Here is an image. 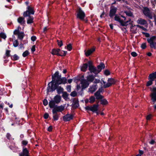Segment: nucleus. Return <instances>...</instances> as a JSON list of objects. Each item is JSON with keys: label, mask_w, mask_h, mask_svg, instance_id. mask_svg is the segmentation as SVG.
I'll use <instances>...</instances> for the list:
<instances>
[{"label": "nucleus", "mask_w": 156, "mask_h": 156, "mask_svg": "<svg viewBox=\"0 0 156 156\" xmlns=\"http://www.w3.org/2000/svg\"><path fill=\"white\" fill-rule=\"evenodd\" d=\"M57 42L58 45L59 46V47H61L63 45V42L62 41L57 40Z\"/></svg>", "instance_id": "obj_47"}, {"label": "nucleus", "mask_w": 156, "mask_h": 156, "mask_svg": "<svg viewBox=\"0 0 156 156\" xmlns=\"http://www.w3.org/2000/svg\"><path fill=\"white\" fill-rule=\"evenodd\" d=\"M29 53L27 50H26L23 52L22 54V55L23 57H25L27 56L29 54Z\"/></svg>", "instance_id": "obj_42"}, {"label": "nucleus", "mask_w": 156, "mask_h": 156, "mask_svg": "<svg viewBox=\"0 0 156 156\" xmlns=\"http://www.w3.org/2000/svg\"><path fill=\"white\" fill-rule=\"evenodd\" d=\"M81 83L82 84V89L80 92H82L83 89L86 88L88 86L89 83L86 80L83 79L81 80Z\"/></svg>", "instance_id": "obj_10"}, {"label": "nucleus", "mask_w": 156, "mask_h": 156, "mask_svg": "<svg viewBox=\"0 0 156 156\" xmlns=\"http://www.w3.org/2000/svg\"><path fill=\"white\" fill-rule=\"evenodd\" d=\"M48 104V101L47 100L44 99L43 101V104L44 106H46Z\"/></svg>", "instance_id": "obj_56"}, {"label": "nucleus", "mask_w": 156, "mask_h": 156, "mask_svg": "<svg viewBox=\"0 0 156 156\" xmlns=\"http://www.w3.org/2000/svg\"><path fill=\"white\" fill-rule=\"evenodd\" d=\"M34 17L31 16H29L27 20V24H31L33 23Z\"/></svg>", "instance_id": "obj_25"}, {"label": "nucleus", "mask_w": 156, "mask_h": 156, "mask_svg": "<svg viewBox=\"0 0 156 156\" xmlns=\"http://www.w3.org/2000/svg\"><path fill=\"white\" fill-rule=\"evenodd\" d=\"M66 89L67 91L69 92H71V85H67L66 87Z\"/></svg>", "instance_id": "obj_50"}, {"label": "nucleus", "mask_w": 156, "mask_h": 156, "mask_svg": "<svg viewBox=\"0 0 156 156\" xmlns=\"http://www.w3.org/2000/svg\"><path fill=\"white\" fill-rule=\"evenodd\" d=\"M60 51V49L59 48H53L52 50L51 53L53 55H57L58 56V55H59Z\"/></svg>", "instance_id": "obj_15"}, {"label": "nucleus", "mask_w": 156, "mask_h": 156, "mask_svg": "<svg viewBox=\"0 0 156 156\" xmlns=\"http://www.w3.org/2000/svg\"><path fill=\"white\" fill-rule=\"evenodd\" d=\"M11 58L13 61H16L19 59L20 57L16 54H15L14 55L11 56Z\"/></svg>", "instance_id": "obj_24"}, {"label": "nucleus", "mask_w": 156, "mask_h": 156, "mask_svg": "<svg viewBox=\"0 0 156 156\" xmlns=\"http://www.w3.org/2000/svg\"><path fill=\"white\" fill-rule=\"evenodd\" d=\"M114 20L115 21H116L119 22L120 24V25H121L122 21L123 20L121 19L120 17L119 16H118L117 14L115 15V16L114 17Z\"/></svg>", "instance_id": "obj_22"}, {"label": "nucleus", "mask_w": 156, "mask_h": 156, "mask_svg": "<svg viewBox=\"0 0 156 156\" xmlns=\"http://www.w3.org/2000/svg\"><path fill=\"white\" fill-rule=\"evenodd\" d=\"M117 9L116 8H114L110 9L109 12V16L111 18H112L114 16L116 15V13Z\"/></svg>", "instance_id": "obj_14"}, {"label": "nucleus", "mask_w": 156, "mask_h": 156, "mask_svg": "<svg viewBox=\"0 0 156 156\" xmlns=\"http://www.w3.org/2000/svg\"><path fill=\"white\" fill-rule=\"evenodd\" d=\"M17 21L21 25H23L25 23V21L24 20V18L23 17H19L17 19Z\"/></svg>", "instance_id": "obj_20"}, {"label": "nucleus", "mask_w": 156, "mask_h": 156, "mask_svg": "<svg viewBox=\"0 0 156 156\" xmlns=\"http://www.w3.org/2000/svg\"><path fill=\"white\" fill-rule=\"evenodd\" d=\"M131 55L133 57H136L137 55V54L134 51L132 52L131 53Z\"/></svg>", "instance_id": "obj_55"}, {"label": "nucleus", "mask_w": 156, "mask_h": 156, "mask_svg": "<svg viewBox=\"0 0 156 156\" xmlns=\"http://www.w3.org/2000/svg\"><path fill=\"white\" fill-rule=\"evenodd\" d=\"M152 117V115L151 114H149L147 116L146 119L147 120H150L151 119Z\"/></svg>", "instance_id": "obj_62"}, {"label": "nucleus", "mask_w": 156, "mask_h": 156, "mask_svg": "<svg viewBox=\"0 0 156 156\" xmlns=\"http://www.w3.org/2000/svg\"><path fill=\"white\" fill-rule=\"evenodd\" d=\"M104 74L106 76H107L110 74V73L108 70L106 69L104 71Z\"/></svg>", "instance_id": "obj_51"}, {"label": "nucleus", "mask_w": 156, "mask_h": 156, "mask_svg": "<svg viewBox=\"0 0 156 156\" xmlns=\"http://www.w3.org/2000/svg\"><path fill=\"white\" fill-rule=\"evenodd\" d=\"M96 48L95 46H93L90 49L88 50L87 51H84L85 54L86 56L87 57L90 56L91 54H92L95 50Z\"/></svg>", "instance_id": "obj_12"}, {"label": "nucleus", "mask_w": 156, "mask_h": 156, "mask_svg": "<svg viewBox=\"0 0 156 156\" xmlns=\"http://www.w3.org/2000/svg\"><path fill=\"white\" fill-rule=\"evenodd\" d=\"M64 110V107L63 106L61 105L60 106H57V105H56L52 109V114L57 113V112H61Z\"/></svg>", "instance_id": "obj_7"}, {"label": "nucleus", "mask_w": 156, "mask_h": 156, "mask_svg": "<svg viewBox=\"0 0 156 156\" xmlns=\"http://www.w3.org/2000/svg\"><path fill=\"white\" fill-rule=\"evenodd\" d=\"M72 108L76 109L79 106V101L78 99L74 98L73 99V103L72 105Z\"/></svg>", "instance_id": "obj_11"}, {"label": "nucleus", "mask_w": 156, "mask_h": 156, "mask_svg": "<svg viewBox=\"0 0 156 156\" xmlns=\"http://www.w3.org/2000/svg\"><path fill=\"white\" fill-rule=\"evenodd\" d=\"M88 67H89V63H85L83 64V65L81 68V70L83 72H85L86 71Z\"/></svg>", "instance_id": "obj_17"}, {"label": "nucleus", "mask_w": 156, "mask_h": 156, "mask_svg": "<svg viewBox=\"0 0 156 156\" xmlns=\"http://www.w3.org/2000/svg\"><path fill=\"white\" fill-rule=\"evenodd\" d=\"M61 97L60 96L57 95L55 96L54 98V100H53L56 104L59 103L61 101Z\"/></svg>", "instance_id": "obj_16"}, {"label": "nucleus", "mask_w": 156, "mask_h": 156, "mask_svg": "<svg viewBox=\"0 0 156 156\" xmlns=\"http://www.w3.org/2000/svg\"><path fill=\"white\" fill-rule=\"evenodd\" d=\"M74 115L73 114H67L63 117V119L65 122L69 121L73 119Z\"/></svg>", "instance_id": "obj_9"}, {"label": "nucleus", "mask_w": 156, "mask_h": 156, "mask_svg": "<svg viewBox=\"0 0 156 156\" xmlns=\"http://www.w3.org/2000/svg\"><path fill=\"white\" fill-rule=\"evenodd\" d=\"M27 10L28 11V12L30 14L33 15L34 14L35 11H34L32 7L28 6L27 7Z\"/></svg>", "instance_id": "obj_23"}, {"label": "nucleus", "mask_w": 156, "mask_h": 156, "mask_svg": "<svg viewBox=\"0 0 156 156\" xmlns=\"http://www.w3.org/2000/svg\"><path fill=\"white\" fill-rule=\"evenodd\" d=\"M67 49L69 51H70L72 49V46L71 44H69L67 46Z\"/></svg>", "instance_id": "obj_48"}, {"label": "nucleus", "mask_w": 156, "mask_h": 156, "mask_svg": "<svg viewBox=\"0 0 156 156\" xmlns=\"http://www.w3.org/2000/svg\"><path fill=\"white\" fill-rule=\"evenodd\" d=\"M146 43L142 44L141 46V48L143 49H145L146 48Z\"/></svg>", "instance_id": "obj_53"}, {"label": "nucleus", "mask_w": 156, "mask_h": 156, "mask_svg": "<svg viewBox=\"0 0 156 156\" xmlns=\"http://www.w3.org/2000/svg\"><path fill=\"white\" fill-rule=\"evenodd\" d=\"M111 83H110L109 82L108 83H106L105 84H104L103 87L104 88H106L108 87L111 86Z\"/></svg>", "instance_id": "obj_45"}, {"label": "nucleus", "mask_w": 156, "mask_h": 156, "mask_svg": "<svg viewBox=\"0 0 156 156\" xmlns=\"http://www.w3.org/2000/svg\"><path fill=\"white\" fill-rule=\"evenodd\" d=\"M156 40V36H154L151 37L150 38H148L147 40V42L149 44L150 48L156 49V41H154Z\"/></svg>", "instance_id": "obj_3"}, {"label": "nucleus", "mask_w": 156, "mask_h": 156, "mask_svg": "<svg viewBox=\"0 0 156 156\" xmlns=\"http://www.w3.org/2000/svg\"><path fill=\"white\" fill-rule=\"evenodd\" d=\"M154 140L155 139H151V140L149 142V144L151 145L154 144L155 143Z\"/></svg>", "instance_id": "obj_61"}, {"label": "nucleus", "mask_w": 156, "mask_h": 156, "mask_svg": "<svg viewBox=\"0 0 156 156\" xmlns=\"http://www.w3.org/2000/svg\"><path fill=\"white\" fill-rule=\"evenodd\" d=\"M97 84H96L93 86V87H91L90 91L92 92L95 91L97 89Z\"/></svg>", "instance_id": "obj_38"}, {"label": "nucleus", "mask_w": 156, "mask_h": 156, "mask_svg": "<svg viewBox=\"0 0 156 156\" xmlns=\"http://www.w3.org/2000/svg\"><path fill=\"white\" fill-rule=\"evenodd\" d=\"M28 144V141L26 140H23L21 142L22 145L25 146H26Z\"/></svg>", "instance_id": "obj_41"}, {"label": "nucleus", "mask_w": 156, "mask_h": 156, "mask_svg": "<svg viewBox=\"0 0 156 156\" xmlns=\"http://www.w3.org/2000/svg\"><path fill=\"white\" fill-rule=\"evenodd\" d=\"M6 136L7 139L9 140H10L12 139V136L9 133H7Z\"/></svg>", "instance_id": "obj_49"}, {"label": "nucleus", "mask_w": 156, "mask_h": 156, "mask_svg": "<svg viewBox=\"0 0 156 156\" xmlns=\"http://www.w3.org/2000/svg\"><path fill=\"white\" fill-rule=\"evenodd\" d=\"M0 37L5 39L6 38V36L5 34L1 32L0 33Z\"/></svg>", "instance_id": "obj_44"}, {"label": "nucleus", "mask_w": 156, "mask_h": 156, "mask_svg": "<svg viewBox=\"0 0 156 156\" xmlns=\"http://www.w3.org/2000/svg\"><path fill=\"white\" fill-rule=\"evenodd\" d=\"M53 115V120L54 121H56L58 120L59 118V116L58 115L57 113H54Z\"/></svg>", "instance_id": "obj_36"}, {"label": "nucleus", "mask_w": 156, "mask_h": 156, "mask_svg": "<svg viewBox=\"0 0 156 156\" xmlns=\"http://www.w3.org/2000/svg\"><path fill=\"white\" fill-rule=\"evenodd\" d=\"M19 27H19L17 29H16L14 31L13 34L14 35H18L20 33L19 29Z\"/></svg>", "instance_id": "obj_43"}, {"label": "nucleus", "mask_w": 156, "mask_h": 156, "mask_svg": "<svg viewBox=\"0 0 156 156\" xmlns=\"http://www.w3.org/2000/svg\"><path fill=\"white\" fill-rule=\"evenodd\" d=\"M31 50L32 52H34L35 51V45H33L32 47L31 48Z\"/></svg>", "instance_id": "obj_64"}, {"label": "nucleus", "mask_w": 156, "mask_h": 156, "mask_svg": "<svg viewBox=\"0 0 156 156\" xmlns=\"http://www.w3.org/2000/svg\"><path fill=\"white\" fill-rule=\"evenodd\" d=\"M83 76H77L75 77L74 78V80L77 81H80L81 82V80L83 79Z\"/></svg>", "instance_id": "obj_33"}, {"label": "nucleus", "mask_w": 156, "mask_h": 156, "mask_svg": "<svg viewBox=\"0 0 156 156\" xmlns=\"http://www.w3.org/2000/svg\"><path fill=\"white\" fill-rule=\"evenodd\" d=\"M148 81L146 84V86L147 87L151 85L153 83V82L156 79V71L149 74Z\"/></svg>", "instance_id": "obj_2"}, {"label": "nucleus", "mask_w": 156, "mask_h": 156, "mask_svg": "<svg viewBox=\"0 0 156 156\" xmlns=\"http://www.w3.org/2000/svg\"><path fill=\"white\" fill-rule=\"evenodd\" d=\"M124 13L126 14V15L130 17H132L133 16V14L132 12L129 10L125 11Z\"/></svg>", "instance_id": "obj_29"}, {"label": "nucleus", "mask_w": 156, "mask_h": 156, "mask_svg": "<svg viewBox=\"0 0 156 156\" xmlns=\"http://www.w3.org/2000/svg\"><path fill=\"white\" fill-rule=\"evenodd\" d=\"M131 20L130 18H129L128 20L126 21H124L123 20L121 25L122 26H126L128 25V23Z\"/></svg>", "instance_id": "obj_26"}, {"label": "nucleus", "mask_w": 156, "mask_h": 156, "mask_svg": "<svg viewBox=\"0 0 156 156\" xmlns=\"http://www.w3.org/2000/svg\"><path fill=\"white\" fill-rule=\"evenodd\" d=\"M52 81L49 82L47 88V93L49 94V92H52L56 90L57 93L60 94L64 92L63 88L59 85L65 84L67 83V79L66 77H61V75L59 74V72L57 71L51 75Z\"/></svg>", "instance_id": "obj_1"}, {"label": "nucleus", "mask_w": 156, "mask_h": 156, "mask_svg": "<svg viewBox=\"0 0 156 156\" xmlns=\"http://www.w3.org/2000/svg\"><path fill=\"white\" fill-rule=\"evenodd\" d=\"M142 33L144 35L145 37H150V34L148 33H145L144 32H142Z\"/></svg>", "instance_id": "obj_58"}, {"label": "nucleus", "mask_w": 156, "mask_h": 156, "mask_svg": "<svg viewBox=\"0 0 156 156\" xmlns=\"http://www.w3.org/2000/svg\"><path fill=\"white\" fill-rule=\"evenodd\" d=\"M70 95L72 97H75L77 95V93L75 90H74L71 93Z\"/></svg>", "instance_id": "obj_40"}, {"label": "nucleus", "mask_w": 156, "mask_h": 156, "mask_svg": "<svg viewBox=\"0 0 156 156\" xmlns=\"http://www.w3.org/2000/svg\"><path fill=\"white\" fill-rule=\"evenodd\" d=\"M146 16H147L151 19H152L153 18L152 16L150 13L146 15Z\"/></svg>", "instance_id": "obj_63"}, {"label": "nucleus", "mask_w": 156, "mask_h": 156, "mask_svg": "<svg viewBox=\"0 0 156 156\" xmlns=\"http://www.w3.org/2000/svg\"><path fill=\"white\" fill-rule=\"evenodd\" d=\"M105 67V64L103 62H101L97 66V73L98 74L102 69H104Z\"/></svg>", "instance_id": "obj_13"}, {"label": "nucleus", "mask_w": 156, "mask_h": 156, "mask_svg": "<svg viewBox=\"0 0 156 156\" xmlns=\"http://www.w3.org/2000/svg\"><path fill=\"white\" fill-rule=\"evenodd\" d=\"M19 45V42L17 40H15L13 42V45L15 47H17Z\"/></svg>", "instance_id": "obj_46"}, {"label": "nucleus", "mask_w": 156, "mask_h": 156, "mask_svg": "<svg viewBox=\"0 0 156 156\" xmlns=\"http://www.w3.org/2000/svg\"><path fill=\"white\" fill-rule=\"evenodd\" d=\"M96 76V75L94 76L91 75H90L87 77V80L88 82H93L94 79L95 77Z\"/></svg>", "instance_id": "obj_19"}, {"label": "nucleus", "mask_w": 156, "mask_h": 156, "mask_svg": "<svg viewBox=\"0 0 156 156\" xmlns=\"http://www.w3.org/2000/svg\"><path fill=\"white\" fill-rule=\"evenodd\" d=\"M11 52V51L10 50H7L6 51L5 55H6V56L7 57H11V55H10V52Z\"/></svg>", "instance_id": "obj_39"}, {"label": "nucleus", "mask_w": 156, "mask_h": 156, "mask_svg": "<svg viewBox=\"0 0 156 156\" xmlns=\"http://www.w3.org/2000/svg\"><path fill=\"white\" fill-rule=\"evenodd\" d=\"M62 97L65 100H66L68 98L69 94L66 92H63Z\"/></svg>", "instance_id": "obj_34"}, {"label": "nucleus", "mask_w": 156, "mask_h": 156, "mask_svg": "<svg viewBox=\"0 0 156 156\" xmlns=\"http://www.w3.org/2000/svg\"><path fill=\"white\" fill-rule=\"evenodd\" d=\"M101 104L103 105H107L108 102V101L105 99H103L100 100Z\"/></svg>", "instance_id": "obj_30"}, {"label": "nucleus", "mask_w": 156, "mask_h": 156, "mask_svg": "<svg viewBox=\"0 0 156 156\" xmlns=\"http://www.w3.org/2000/svg\"><path fill=\"white\" fill-rule=\"evenodd\" d=\"M150 10L149 8L147 7H144V8L143 13L146 15L147 14L149 13Z\"/></svg>", "instance_id": "obj_28"}, {"label": "nucleus", "mask_w": 156, "mask_h": 156, "mask_svg": "<svg viewBox=\"0 0 156 156\" xmlns=\"http://www.w3.org/2000/svg\"><path fill=\"white\" fill-rule=\"evenodd\" d=\"M99 105L98 104H94L93 106H87L85 107V109L87 111H90L93 112L98 111Z\"/></svg>", "instance_id": "obj_5"}, {"label": "nucleus", "mask_w": 156, "mask_h": 156, "mask_svg": "<svg viewBox=\"0 0 156 156\" xmlns=\"http://www.w3.org/2000/svg\"><path fill=\"white\" fill-rule=\"evenodd\" d=\"M67 53V51H64L63 50L60 51L59 52V55H58V56H65L66 55Z\"/></svg>", "instance_id": "obj_31"}, {"label": "nucleus", "mask_w": 156, "mask_h": 156, "mask_svg": "<svg viewBox=\"0 0 156 156\" xmlns=\"http://www.w3.org/2000/svg\"><path fill=\"white\" fill-rule=\"evenodd\" d=\"M103 98V96L100 94L96 97V99L98 100H102Z\"/></svg>", "instance_id": "obj_52"}, {"label": "nucleus", "mask_w": 156, "mask_h": 156, "mask_svg": "<svg viewBox=\"0 0 156 156\" xmlns=\"http://www.w3.org/2000/svg\"><path fill=\"white\" fill-rule=\"evenodd\" d=\"M108 81L110 83H111V85L112 84H114L115 83V80L113 78H108Z\"/></svg>", "instance_id": "obj_32"}, {"label": "nucleus", "mask_w": 156, "mask_h": 156, "mask_svg": "<svg viewBox=\"0 0 156 156\" xmlns=\"http://www.w3.org/2000/svg\"><path fill=\"white\" fill-rule=\"evenodd\" d=\"M89 102L91 104L93 103L95 101V98L93 96H91L90 97Z\"/></svg>", "instance_id": "obj_35"}, {"label": "nucleus", "mask_w": 156, "mask_h": 156, "mask_svg": "<svg viewBox=\"0 0 156 156\" xmlns=\"http://www.w3.org/2000/svg\"><path fill=\"white\" fill-rule=\"evenodd\" d=\"M23 16L24 17H29L30 16V14L28 12V11L27 10L23 12Z\"/></svg>", "instance_id": "obj_37"}, {"label": "nucleus", "mask_w": 156, "mask_h": 156, "mask_svg": "<svg viewBox=\"0 0 156 156\" xmlns=\"http://www.w3.org/2000/svg\"><path fill=\"white\" fill-rule=\"evenodd\" d=\"M56 103L53 100H51L49 102V105L51 108H54L56 105Z\"/></svg>", "instance_id": "obj_21"}, {"label": "nucleus", "mask_w": 156, "mask_h": 156, "mask_svg": "<svg viewBox=\"0 0 156 156\" xmlns=\"http://www.w3.org/2000/svg\"><path fill=\"white\" fill-rule=\"evenodd\" d=\"M18 38L20 40H22L25 36V34L23 32H20L17 35Z\"/></svg>", "instance_id": "obj_27"}, {"label": "nucleus", "mask_w": 156, "mask_h": 156, "mask_svg": "<svg viewBox=\"0 0 156 156\" xmlns=\"http://www.w3.org/2000/svg\"><path fill=\"white\" fill-rule=\"evenodd\" d=\"M100 82L101 84V86L102 85V83L101 82H100V80L99 79H95V80L94 82V83H99Z\"/></svg>", "instance_id": "obj_54"}, {"label": "nucleus", "mask_w": 156, "mask_h": 156, "mask_svg": "<svg viewBox=\"0 0 156 156\" xmlns=\"http://www.w3.org/2000/svg\"><path fill=\"white\" fill-rule=\"evenodd\" d=\"M29 151L27 148L23 146L22 147V152L19 153V156H29Z\"/></svg>", "instance_id": "obj_8"}, {"label": "nucleus", "mask_w": 156, "mask_h": 156, "mask_svg": "<svg viewBox=\"0 0 156 156\" xmlns=\"http://www.w3.org/2000/svg\"><path fill=\"white\" fill-rule=\"evenodd\" d=\"M5 103L7 105H8L10 108H12L13 104H12L10 105L9 103L7 102V101H5Z\"/></svg>", "instance_id": "obj_60"}, {"label": "nucleus", "mask_w": 156, "mask_h": 156, "mask_svg": "<svg viewBox=\"0 0 156 156\" xmlns=\"http://www.w3.org/2000/svg\"><path fill=\"white\" fill-rule=\"evenodd\" d=\"M137 22L138 24L143 25H145L147 23V21L145 20L142 19V18L139 19L137 20Z\"/></svg>", "instance_id": "obj_18"}, {"label": "nucleus", "mask_w": 156, "mask_h": 156, "mask_svg": "<svg viewBox=\"0 0 156 156\" xmlns=\"http://www.w3.org/2000/svg\"><path fill=\"white\" fill-rule=\"evenodd\" d=\"M77 18L81 20H83L85 16V14L80 7L79 8L77 11Z\"/></svg>", "instance_id": "obj_6"}, {"label": "nucleus", "mask_w": 156, "mask_h": 156, "mask_svg": "<svg viewBox=\"0 0 156 156\" xmlns=\"http://www.w3.org/2000/svg\"><path fill=\"white\" fill-rule=\"evenodd\" d=\"M49 116V115L48 113H45L44 115V118L45 119H47Z\"/></svg>", "instance_id": "obj_57"}, {"label": "nucleus", "mask_w": 156, "mask_h": 156, "mask_svg": "<svg viewBox=\"0 0 156 156\" xmlns=\"http://www.w3.org/2000/svg\"><path fill=\"white\" fill-rule=\"evenodd\" d=\"M89 63V68L88 69L90 71V73H93L95 75H96L98 74L97 73V69L93 65V62L91 61H89L88 62Z\"/></svg>", "instance_id": "obj_4"}, {"label": "nucleus", "mask_w": 156, "mask_h": 156, "mask_svg": "<svg viewBox=\"0 0 156 156\" xmlns=\"http://www.w3.org/2000/svg\"><path fill=\"white\" fill-rule=\"evenodd\" d=\"M37 37L35 36H33L31 37V40L33 41H34L36 40Z\"/></svg>", "instance_id": "obj_59"}]
</instances>
